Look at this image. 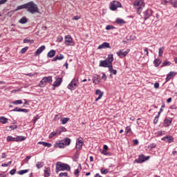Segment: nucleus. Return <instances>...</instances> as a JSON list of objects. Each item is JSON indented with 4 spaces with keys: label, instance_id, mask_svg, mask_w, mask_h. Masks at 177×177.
I'll use <instances>...</instances> for the list:
<instances>
[{
    "label": "nucleus",
    "instance_id": "nucleus-1",
    "mask_svg": "<svg viewBox=\"0 0 177 177\" xmlns=\"http://www.w3.org/2000/svg\"><path fill=\"white\" fill-rule=\"evenodd\" d=\"M26 10L31 15L39 13V8H38V6L34 3V1H29L27 3Z\"/></svg>",
    "mask_w": 177,
    "mask_h": 177
},
{
    "label": "nucleus",
    "instance_id": "nucleus-2",
    "mask_svg": "<svg viewBox=\"0 0 177 177\" xmlns=\"http://www.w3.org/2000/svg\"><path fill=\"white\" fill-rule=\"evenodd\" d=\"M145 0H136L133 3V8L136 9L138 15L142 13L143 8H145Z\"/></svg>",
    "mask_w": 177,
    "mask_h": 177
},
{
    "label": "nucleus",
    "instance_id": "nucleus-3",
    "mask_svg": "<svg viewBox=\"0 0 177 177\" xmlns=\"http://www.w3.org/2000/svg\"><path fill=\"white\" fill-rule=\"evenodd\" d=\"M70 165L66 164V163H62V162H57L56 163V167H55V172L56 174H59L60 171H70Z\"/></svg>",
    "mask_w": 177,
    "mask_h": 177
},
{
    "label": "nucleus",
    "instance_id": "nucleus-4",
    "mask_svg": "<svg viewBox=\"0 0 177 177\" xmlns=\"http://www.w3.org/2000/svg\"><path fill=\"white\" fill-rule=\"evenodd\" d=\"M77 86H78V77H75L67 86V88L70 91H75V89H77Z\"/></svg>",
    "mask_w": 177,
    "mask_h": 177
},
{
    "label": "nucleus",
    "instance_id": "nucleus-5",
    "mask_svg": "<svg viewBox=\"0 0 177 177\" xmlns=\"http://www.w3.org/2000/svg\"><path fill=\"white\" fill-rule=\"evenodd\" d=\"M51 82H52V77L51 76L44 77L40 81L39 86H40V88H44V86H45L46 85V84H51Z\"/></svg>",
    "mask_w": 177,
    "mask_h": 177
},
{
    "label": "nucleus",
    "instance_id": "nucleus-6",
    "mask_svg": "<svg viewBox=\"0 0 177 177\" xmlns=\"http://www.w3.org/2000/svg\"><path fill=\"white\" fill-rule=\"evenodd\" d=\"M65 44L68 46H74V40L71 35L65 36Z\"/></svg>",
    "mask_w": 177,
    "mask_h": 177
},
{
    "label": "nucleus",
    "instance_id": "nucleus-7",
    "mask_svg": "<svg viewBox=\"0 0 177 177\" xmlns=\"http://www.w3.org/2000/svg\"><path fill=\"white\" fill-rule=\"evenodd\" d=\"M150 158V156H145V155H140L138 157V160L136 159L135 162H138L139 164H142V162H145V161H147Z\"/></svg>",
    "mask_w": 177,
    "mask_h": 177
},
{
    "label": "nucleus",
    "instance_id": "nucleus-8",
    "mask_svg": "<svg viewBox=\"0 0 177 177\" xmlns=\"http://www.w3.org/2000/svg\"><path fill=\"white\" fill-rule=\"evenodd\" d=\"M116 53H117L118 56H119V57L122 59V57H125V56H127V55H128V53H129V49H127L124 51V50H120Z\"/></svg>",
    "mask_w": 177,
    "mask_h": 177
},
{
    "label": "nucleus",
    "instance_id": "nucleus-9",
    "mask_svg": "<svg viewBox=\"0 0 177 177\" xmlns=\"http://www.w3.org/2000/svg\"><path fill=\"white\" fill-rule=\"evenodd\" d=\"M118 8H121V3L118 1H113L111 5L110 9L111 10H117Z\"/></svg>",
    "mask_w": 177,
    "mask_h": 177
},
{
    "label": "nucleus",
    "instance_id": "nucleus-10",
    "mask_svg": "<svg viewBox=\"0 0 177 177\" xmlns=\"http://www.w3.org/2000/svg\"><path fill=\"white\" fill-rule=\"evenodd\" d=\"M84 145V141H82V138H78L76 141V149L77 151L82 149V145Z\"/></svg>",
    "mask_w": 177,
    "mask_h": 177
},
{
    "label": "nucleus",
    "instance_id": "nucleus-11",
    "mask_svg": "<svg viewBox=\"0 0 177 177\" xmlns=\"http://www.w3.org/2000/svg\"><path fill=\"white\" fill-rule=\"evenodd\" d=\"M152 15H153V10H151V9H147L146 11L144 12L145 20H147V19H149Z\"/></svg>",
    "mask_w": 177,
    "mask_h": 177
},
{
    "label": "nucleus",
    "instance_id": "nucleus-12",
    "mask_svg": "<svg viewBox=\"0 0 177 177\" xmlns=\"http://www.w3.org/2000/svg\"><path fill=\"white\" fill-rule=\"evenodd\" d=\"M46 49L45 46H40L35 53V56H39L42 52Z\"/></svg>",
    "mask_w": 177,
    "mask_h": 177
},
{
    "label": "nucleus",
    "instance_id": "nucleus-13",
    "mask_svg": "<svg viewBox=\"0 0 177 177\" xmlns=\"http://www.w3.org/2000/svg\"><path fill=\"white\" fill-rule=\"evenodd\" d=\"M110 48V43L104 42L97 47V49H106Z\"/></svg>",
    "mask_w": 177,
    "mask_h": 177
},
{
    "label": "nucleus",
    "instance_id": "nucleus-14",
    "mask_svg": "<svg viewBox=\"0 0 177 177\" xmlns=\"http://www.w3.org/2000/svg\"><path fill=\"white\" fill-rule=\"evenodd\" d=\"M62 82H63V79L62 77H58L53 83V86H60L62 85Z\"/></svg>",
    "mask_w": 177,
    "mask_h": 177
},
{
    "label": "nucleus",
    "instance_id": "nucleus-15",
    "mask_svg": "<svg viewBox=\"0 0 177 177\" xmlns=\"http://www.w3.org/2000/svg\"><path fill=\"white\" fill-rule=\"evenodd\" d=\"M114 60V57L113 54L108 55V57L105 60L109 65L113 66V62Z\"/></svg>",
    "mask_w": 177,
    "mask_h": 177
},
{
    "label": "nucleus",
    "instance_id": "nucleus-16",
    "mask_svg": "<svg viewBox=\"0 0 177 177\" xmlns=\"http://www.w3.org/2000/svg\"><path fill=\"white\" fill-rule=\"evenodd\" d=\"M111 66V65H109L106 60H101V61H100V64H99L100 67H105V68L107 67L108 68H109V67Z\"/></svg>",
    "mask_w": 177,
    "mask_h": 177
},
{
    "label": "nucleus",
    "instance_id": "nucleus-17",
    "mask_svg": "<svg viewBox=\"0 0 177 177\" xmlns=\"http://www.w3.org/2000/svg\"><path fill=\"white\" fill-rule=\"evenodd\" d=\"M95 95H98V97L96 98L95 102H97V100H100L102 97H103V92L100 91V89H97L95 91Z\"/></svg>",
    "mask_w": 177,
    "mask_h": 177
},
{
    "label": "nucleus",
    "instance_id": "nucleus-18",
    "mask_svg": "<svg viewBox=\"0 0 177 177\" xmlns=\"http://www.w3.org/2000/svg\"><path fill=\"white\" fill-rule=\"evenodd\" d=\"M174 75H176V72H170L167 75L166 77V82H168V81H169V80H171Z\"/></svg>",
    "mask_w": 177,
    "mask_h": 177
},
{
    "label": "nucleus",
    "instance_id": "nucleus-19",
    "mask_svg": "<svg viewBox=\"0 0 177 177\" xmlns=\"http://www.w3.org/2000/svg\"><path fill=\"white\" fill-rule=\"evenodd\" d=\"M63 59H64V55L59 54L55 56V57H54L52 59V62H56L57 60H63Z\"/></svg>",
    "mask_w": 177,
    "mask_h": 177
},
{
    "label": "nucleus",
    "instance_id": "nucleus-20",
    "mask_svg": "<svg viewBox=\"0 0 177 177\" xmlns=\"http://www.w3.org/2000/svg\"><path fill=\"white\" fill-rule=\"evenodd\" d=\"M172 124V118H169L165 120V127H169Z\"/></svg>",
    "mask_w": 177,
    "mask_h": 177
},
{
    "label": "nucleus",
    "instance_id": "nucleus-21",
    "mask_svg": "<svg viewBox=\"0 0 177 177\" xmlns=\"http://www.w3.org/2000/svg\"><path fill=\"white\" fill-rule=\"evenodd\" d=\"M44 176H45V177H49V176H50V167H45V169H44Z\"/></svg>",
    "mask_w": 177,
    "mask_h": 177
},
{
    "label": "nucleus",
    "instance_id": "nucleus-22",
    "mask_svg": "<svg viewBox=\"0 0 177 177\" xmlns=\"http://www.w3.org/2000/svg\"><path fill=\"white\" fill-rule=\"evenodd\" d=\"M62 142L65 146H70V143H71V139L66 138L62 140Z\"/></svg>",
    "mask_w": 177,
    "mask_h": 177
},
{
    "label": "nucleus",
    "instance_id": "nucleus-23",
    "mask_svg": "<svg viewBox=\"0 0 177 177\" xmlns=\"http://www.w3.org/2000/svg\"><path fill=\"white\" fill-rule=\"evenodd\" d=\"M109 71L111 73L110 77H111V74H113V75H117V70L113 68V65L109 68Z\"/></svg>",
    "mask_w": 177,
    "mask_h": 177
},
{
    "label": "nucleus",
    "instance_id": "nucleus-24",
    "mask_svg": "<svg viewBox=\"0 0 177 177\" xmlns=\"http://www.w3.org/2000/svg\"><path fill=\"white\" fill-rule=\"evenodd\" d=\"M162 140H165V142H168V143H171L174 141V138L170 136H165L162 138Z\"/></svg>",
    "mask_w": 177,
    "mask_h": 177
},
{
    "label": "nucleus",
    "instance_id": "nucleus-25",
    "mask_svg": "<svg viewBox=\"0 0 177 177\" xmlns=\"http://www.w3.org/2000/svg\"><path fill=\"white\" fill-rule=\"evenodd\" d=\"M55 55H56V50H50L48 54H47V56L48 57H50V58H52L55 56Z\"/></svg>",
    "mask_w": 177,
    "mask_h": 177
},
{
    "label": "nucleus",
    "instance_id": "nucleus-26",
    "mask_svg": "<svg viewBox=\"0 0 177 177\" xmlns=\"http://www.w3.org/2000/svg\"><path fill=\"white\" fill-rule=\"evenodd\" d=\"M26 140V137L23 136H18L15 138V142H23Z\"/></svg>",
    "mask_w": 177,
    "mask_h": 177
},
{
    "label": "nucleus",
    "instance_id": "nucleus-27",
    "mask_svg": "<svg viewBox=\"0 0 177 177\" xmlns=\"http://www.w3.org/2000/svg\"><path fill=\"white\" fill-rule=\"evenodd\" d=\"M21 9H26L27 10V3L24 4V5H21L17 7L16 8V11L17 10H21Z\"/></svg>",
    "mask_w": 177,
    "mask_h": 177
},
{
    "label": "nucleus",
    "instance_id": "nucleus-28",
    "mask_svg": "<svg viewBox=\"0 0 177 177\" xmlns=\"http://www.w3.org/2000/svg\"><path fill=\"white\" fill-rule=\"evenodd\" d=\"M66 145H64L62 140H61L59 142L56 143V147H59V149H64Z\"/></svg>",
    "mask_w": 177,
    "mask_h": 177
},
{
    "label": "nucleus",
    "instance_id": "nucleus-29",
    "mask_svg": "<svg viewBox=\"0 0 177 177\" xmlns=\"http://www.w3.org/2000/svg\"><path fill=\"white\" fill-rule=\"evenodd\" d=\"M27 21H28L27 17H23L21 19H19V23H20V24H26Z\"/></svg>",
    "mask_w": 177,
    "mask_h": 177
},
{
    "label": "nucleus",
    "instance_id": "nucleus-30",
    "mask_svg": "<svg viewBox=\"0 0 177 177\" xmlns=\"http://www.w3.org/2000/svg\"><path fill=\"white\" fill-rule=\"evenodd\" d=\"M153 64H154L155 67H158V66H160V64H161V60H160L158 59H154Z\"/></svg>",
    "mask_w": 177,
    "mask_h": 177
},
{
    "label": "nucleus",
    "instance_id": "nucleus-31",
    "mask_svg": "<svg viewBox=\"0 0 177 177\" xmlns=\"http://www.w3.org/2000/svg\"><path fill=\"white\" fill-rule=\"evenodd\" d=\"M68 121H70V118H63L61 119L62 125L67 124V122H68Z\"/></svg>",
    "mask_w": 177,
    "mask_h": 177
},
{
    "label": "nucleus",
    "instance_id": "nucleus-32",
    "mask_svg": "<svg viewBox=\"0 0 177 177\" xmlns=\"http://www.w3.org/2000/svg\"><path fill=\"white\" fill-rule=\"evenodd\" d=\"M0 122H1V124H7L8 118H6L3 116H1L0 117Z\"/></svg>",
    "mask_w": 177,
    "mask_h": 177
},
{
    "label": "nucleus",
    "instance_id": "nucleus-33",
    "mask_svg": "<svg viewBox=\"0 0 177 177\" xmlns=\"http://www.w3.org/2000/svg\"><path fill=\"white\" fill-rule=\"evenodd\" d=\"M6 140L7 142H16V138H13L12 136H8Z\"/></svg>",
    "mask_w": 177,
    "mask_h": 177
},
{
    "label": "nucleus",
    "instance_id": "nucleus-34",
    "mask_svg": "<svg viewBox=\"0 0 177 177\" xmlns=\"http://www.w3.org/2000/svg\"><path fill=\"white\" fill-rule=\"evenodd\" d=\"M42 167H44V162H37V163L36 164V167L37 168V169H41Z\"/></svg>",
    "mask_w": 177,
    "mask_h": 177
},
{
    "label": "nucleus",
    "instance_id": "nucleus-35",
    "mask_svg": "<svg viewBox=\"0 0 177 177\" xmlns=\"http://www.w3.org/2000/svg\"><path fill=\"white\" fill-rule=\"evenodd\" d=\"M116 23H117V24H124L125 21H124V19H122L121 18H118L116 19Z\"/></svg>",
    "mask_w": 177,
    "mask_h": 177
},
{
    "label": "nucleus",
    "instance_id": "nucleus-36",
    "mask_svg": "<svg viewBox=\"0 0 177 177\" xmlns=\"http://www.w3.org/2000/svg\"><path fill=\"white\" fill-rule=\"evenodd\" d=\"M93 84H95V85L99 83V77H98V76H94L93 77Z\"/></svg>",
    "mask_w": 177,
    "mask_h": 177
},
{
    "label": "nucleus",
    "instance_id": "nucleus-37",
    "mask_svg": "<svg viewBox=\"0 0 177 177\" xmlns=\"http://www.w3.org/2000/svg\"><path fill=\"white\" fill-rule=\"evenodd\" d=\"M28 172V169L20 170L17 172L18 175H24V174H27Z\"/></svg>",
    "mask_w": 177,
    "mask_h": 177
},
{
    "label": "nucleus",
    "instance_id": "nucleus-38",
    "mask_svg": "<svg viewBox=\"0 0 177 177\" xmlns=\"http://www.w3.org/2000/svg\"><path fill=\"white\" fill-rule=\"evenodd\" d=\"M162 53H164V47L159 48L158 56L161 57V56H162Z\"/></svg>",
    "mask_w": 177,
    "mask_h": 177
},
{
    "label": "nucleus",
    "instance_id": "nucleus-39",
    "mask_svg": "<svg viewBox=\"0 0 177 177\" xmlns=\"http://www.w3.org/2000/svg\"><path fill=\"white\" fill-rule=\"evenodd\" d=\"M23 101L21 100H17L14 102H12V104H22Z\"/></svg>",
    "mask_w": 177,
    "mask_h": 177
},
{
    "label": "nucleus",
    "instance_id": "nucleus-40",
    "mask_svg": "<svg viewBox=\"0 0 177 177\" xmlns=\"http://www.w3.org/2000/svg\"><path fill=\"white\" fill-rule=\"evenodd\" d=\"M115 27L113 25H108L106 26V30H114Z\"/></svg>",
    "mask_w": 177,
    "mask_h": 177
},
{
    "label": "nucleus",
    "instance_id": "nucleus-41",
    "mask_svg": "<svg viewBox=\"0 0 177 177\" xmlns=\"http://www.w3.org/2000/svg\"><path fill=\"white\" fill-rule=\"evenodd\" d=\"M101 174H102L103 175H106V174H109V169H101Z\"/></svg>",
    "mask_w": 177,
    "mask_h": 177
},
{
    "label": "nucleus",
    "instance_id": "nucleus-42",
    "mask_svg": "<svg viewBox=\"0 0 177 177\" xmlns=\"http://www.w3.org/2000/svg\"><path fill=\"white\" fill-rule=\"evenodd\" d=\"M27 50H28V47L26 46L21 50L20 53H26Z\"/></svg>",
    "mask_w": 177,
    "mask_h": 177
},
{
    "label": "nucleus",
    "instance_id": "nucleus-43",
    "mask_svg": "<svg viewBox=\"0 0 177 177\" xmlns=\"http://www.w3.org/2000/svg\"><path fill=\"white\" fill-rule=\"evenodd\" d=\"M171 3L174 8H177V0H171Z\"/></svg>",
    "mask_w": 177,
    "mask_h": 177
},
{
    "label": "nucleus",
    "instance_id": "nucleus-44",
    "mask_svg": "<svg viewBox=\"0 0 177 177\" xmlns=\"http://www.w3.org/2000/svg\"><path fill=\"white\" fill-rule=\"evenodd\" d=\"M172 1V0H162V3H163L164 5L167 4V3H171Z\"/></svg>",
    "mask_w": 177,
    "mask_h": 177
},
{
    "label": "nucleus",
    "instance_id": "nucleus-45",
    "mask_svg": "<svg viewBox=\"0 0 177 177\" xmlns=\"http://www.w3.org/2000/svg\"><path fill=\"white\" fill-rule=\"evenodd\" d=\"M17 129V125H11L9 127V129H10V131H13Z\"/></svg>",
    "mask_w": 177,
    "mask_h": 177
},
{
    "label": "nucleus",
    "instance_id": "nucleus-46",
    "mask_svg": "<svg viewBox=\"0 0 177 177\" xmlns=\"http://www.w3.org/2000/svg\"><path fill=\"white\" fill-rule=\"evenodd\" d=\"M126 133H131V127L127 126L125 129Z\"/></svg>",
    "mask_w": 177,
    "mask_h": 177
},
{
    "label": "nucleus",
    "instance_id": "nucleus-47",
    "mask_svg": "<svg viewBox=\"0 0 177 177\" xmlns=\"http://www.w3.org/2000/svg\"><path fill=\"white\" fill-rule=\"evenodd\" d=\"M59 177H62V176H68V174L67 173V172H64V173H60L59 174Z\"/></svg>",
    "mask_w": 177,
    "mask_h": 177
},
{
    "label": "nucleus",
    "instance_id": "nucleus-48",
    "mask_svg": "<svg viewBox=\"0 0 177 177\" xmlns=\"http://www.w3.org/2000/svg\"><path fill=\"white\" fill-rule=\"evenodd\" d=\"M56 133L55 132V131H53V132H52L50 135H49V136H48V138H49V139H52V138H53V136H56Z\"/></svg>",
    "mask_w": 177,
    "mask_h": 177
},
{
    "label": "nucleus",
    "instance_id": "nucleus-49",
    "mask_svg": "<svg viewBox=\"0 0 177 177\" xmlns=\"http://www.w3.org/2000/svg\"><path fill=\"white\" fill-rule=\"evenodd\" d=\"M155 147H156V144L152 143L149 145L148 149H154Z\"/></svg>",
    "mask_w": 177,
    "mask_h": 177
},
{
    "label": "nucleus",
    "instance_id": "nucleus-50",
    "mask_svg": "<svg viewBox=\"0 0 177 177\" xmlns=\"http://www.w3.org/2000/svg\"><path fill=\"white\" fill-rule=\"evenodd\" d=\"M19 111L22 112V113H28V109L21 108V109H19Z\"/></svg>",
    "mask_w": 177,
    "mask_h": 177
},
{
    "label": "nucleus",
    "instance_id": "nucleus-51",
    "mask_svg": "<svg viewBox=\"0 0 177 177\" xmlns=\"http://www.w3.org/2000/svg\"><path fill=\"white\" fill-rule=\"evenodd\" d=\"M171 65V62L169 61H165L163 63V66H170Z\"/></svg>",
    "mask_w": 177,
    "mask_h": 177
},
{
    "label": "nucleus",
    "instance_id": "nucleus-52",
    "mask_svg": "<svg viewBox=\"0 0 177 177\" xmlns=\"http://www.w3.org/2000/svg\"><path fill=\"white\" fill-rule=\"evenodd\" d=\"M15 174H16V169H13L10 171V175H15Z\"/></svg>",
    "mask_w": 177,
    "mask_h": 177
},
{
    "label": "nucleus",
    "instance_id": "nucleus-53",
    "mask_svg": "<svg viewBox=\"0 0 177 177\" xmlns=\"http://www.w3.org/2000/svg\"><path fill=\"white\" fill-rule=\"evenodd\" d=\"M59 130L61 131V132H66V131H67V129H66V127H61L59 128Z\"/></svg>",
    "mask_w": 177,
    "mask_h": 177
},
{
    "label": "nucleus",
    "instance_id": "nucleus-54",
    "mask_svg": "<svg viewBox=\"0 0 177 177\" xmlns=\"http://www.w3.org/2000/svg\"><path fill=\"white\" fill-rule=\"evenodd\" d=\"M51 146H52V144H50L49 142H45V144H44L45 147H50Z\"/></svg>",
    "mask_w": 177,
    "mask_h": 177
},
{
    "label": "nucleus",
    "instance_id": "nucleus-55",
    "mask_svg": "<svg viewBox=\"0 0 177 177\" xmlns=\"http://www.w3.org/2000/svg\"><path fill=\"white\" fill-rule=\"evenodd\" d=\"M158 122V116H156L153 120V124H157Z\"/></svg>",
    "mask_w": 177,
    "mask_h": 177
},
{
    "label": "nucleus",
    "instance_id": "nucleus-56",
    "mask_svg": "<svg viewBox=\"0 0 177 177\" xmlns=\"http://www.w3.org/2000/svg\"><path fill=\"white\" fill-rule=\"evenodd\" d=\"M154 88H155L156 89H158V88H160V84H158V82H156V83L154 84Z\"/></svg>",
    "mask_w": 177,
    "mask_h": 177
},
{
    "label": "nucleus",
    "instance_id": "nucleus-57",
    "mask_svg": "<svg viewBox=\"0 0 177 177\" xmlns=\"http://www.w3.org/2000/svg\"><path fill=\"white\" fill-rule=\"evenodd\" d=\"M30 41H31V40H30V39H28V38L24 39V44H28V42H30Z\"/></svg>",
    "mask_w": 177,
    "mask_h": 177
},
{
    "label": "nucleus",
    "instance_id": "nucleus-58",
    "mask_svg": "<svg viewBox=\"0 0 177 177\" xmlns=\"http://www.w3.org/2000/svg\"><path fill=\"white\" fill-rule=\"evenodd\" d=\"M37 120H38V117L37 116H35L33 118V120H32L33 124H35V122H37Z\"/></svg>",
    "mask_w": 177,
    "mask_h": 177
},
{
    "label": "nucleus",
    "instance_id": "nucleus-59",
    "mask_svg": "<svg viewBox=\"0 0 177 177\" xmlns=\"http://www.w3.org/2000/svg\"><path fill=\"white\" fill-rule=\"evenodd\" d=\"M8 2V0H0V5H3L4 3H6Z\"/></svg>",
    "mask_w": 177,
    "mask_h": 177
},
{
    "label": "nucleus",
    "instance_id": "nucleus-60",
    "mask_svg": "<svg viewBox=\"0 0 177 177\" xmlns=\"http://www.w3.org/2000/svg\"><path fill=\"white\" fill-rule=\"evenodd\" d=\"M75 176H78L79 174H80V170L78 169H77L75 171Z\"/></svg>",
    "mask_w": 177,
    "mask_h": 177
},
{
    "label": "nucleus",
    "instance_id": "nucleus-61",
    "mask_svg": "<svg viewBox=\"0 0 177 177\" xmlns=\"http://www.w3.org/2000/svg\"><path fill=\"white\" fill-rule=\"evenodd\" d=\"M57 41L59 42H62L63 41V37H62V36L58 37H57Z\"/></svg>",
    "mask_w": 177,
    "mask_h": 177
},
{
    "label": "nucleus",
    "instance_id": "nucleus-62",
    "mask_svg": "<svg viewBox=\"0 0 177 177\" xmlns=\"http://www.w3.org/2000/svg\"><path fill=\"white\" fill-rule=\"evenodd\" d=\"M55 134L57 135H59V133H62V131L59 129H57L55 131Z\"/></svg>",
    "mask_w": 177,
    "mask_h": 177
},
{
    "label": "nucleus",
    "instance_id": "nucleus-63",
    "mask_svg": "<svg viewBox=\"0 0 177 177\" xmlns=\"http://www.w3.org/2000/svg\"><path fill=\"white\" fill-rule=\"evenodd\" d=\"M19 110H21V108H15L14 109L12 110V111H17V112H20V111Z\"/></svg>",
    "mask_w": 177,
    "mask_h": 177
},
{
    "label": "nucleus",
    "instance_id": "nucleus-64",
    "mask_svg": "<svg viewBox=\"0 0 177 177\" xmlns=\"http://www.w3.org/2000/svg\"><path fill=\"white\" fill-rule=\"evenodd\" d=\"M73 20H80V16L78 15L74 16L73 18Z\"/></svg>",
    "mask_w": 177,
    "mask_h": 177
}]
</instances>
